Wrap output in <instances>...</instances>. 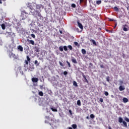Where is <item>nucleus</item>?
Returning <instances> with one entry per match:
<instances>
[{"label": "nucleus", "mask_w": 129, "mask_h": 129, "mask_svg": "<svg viewBox=\"0 0 129 129\" xmlns=\"http://www.w3.org/2000/svg\"><path fill=\"white\" fill-rule=\"evenodd\" d=\"M30 12L28 13L29 15H32L33 16H35V17H41V13L38 11H36L34 8H29Z\"/></svg>", "instance_id": "1"}, {"label": "nucleus", "mask_w": 129, "mask_h": 129, "mask_svg": "<svg viewBox=\"0 0 129 129\" xmlns=\"http://www.w3.org/2000/svg\"><path fill=\"white\" fill-rule=\"evenodd\" d=\"M118 122L121 123L122 122L124 126L125 127H127V123L125 122V121H123V119L121 117H118Z\"/></svg>", "instance_id": "2"}, {"label": "nucleus", "mask_w": 129, "mask_h": 129, "mask_svg": "<svg viewBox=\"0 0 129 129\" xmlns=\"http://www.w3.org/2000/svg\"><path fill=\"white\" fill-rule=\"evenodd\" d=\"M8 53L10 58H13L14 60H17V59H18V56L15 55V54L13 53V52L9 51Z\"/></svg>", "instance_id": "3"}, {"label": "nucleus", "mask_w": 129, "mask_h": 129, "mask_svg": "<svg viewBox=\"0 0 129 129\" xmlns=\"http://www.w3.org/2000/svg\"><path fill=\"white\" fill-rule=\"evenodd\" d=\"M25 14H26V15H28L29 13L26 12V11L23 12L21 13V18L22 20H26V19H27V16H26Z\"/></svg>", "instance_id": "4"}, {"label": "nucleus", "mask_w": 129, "mask_h": 129, "mask_svg": "<svg viewBox=\"0 0 129 129\" xmlns=\"http://www.w3.org/2000/svg\"><path fill=\"white\" fill-rule=\"evenodd\" d=\"M32 82L34 83H37L39 81V78H33L31 79Z\"/></svg>", "instance_id": "5"}, {"label": "nucleus", "mask_w": 129, "mask_h": 129, "mask_svg": "<svg viewBox=\"0 0 129 129\" xmlns=\"http://www.w3.org/2000/svg\"><path fill=\"white\" fill-rule=\"evenodd\" d=\"M72 61L73 63H74V64H77V60H76V58H74V57H72Z\"/></svg>", "instance_id": "6"}, {"label": "nucleus", "mask_w": 129, "mask_h": 129, "mask_svg": "<svg viewBox=\"0 0 129 129\" xmlns=\"http://www.w3.org/2000/svg\"><path fill=\"white\" fill-rule=\"evenodd\" d=\"M78 25V27H79L80 29H81V30L83 29V26H82V24H81V23H79V21L77 22Z\"/></svg>", "instance_id": "7"}, {"label": "nucleus", "mask_w": 129, "mask_h": 129, "mask_svg": "<svg viewBox=\"0 0 129 129\" xmlns=\"http://www.w3.org/2000/svg\"><path fill=\"white\" fill-rule=\"evenodd\" d=\"M124 89H125V88L122 86H120L119 87V90L120 91H123V90H124Z\"/></svg>", "instance_id": "8"}, {"label": "nucleus", "mask_w": 129, "mask_h": 129, "mask_svg": "<svg viewBox=\"0 0 129 129\" xmlns=\"http://www.w3.org/2000/svg\"><path fill=\"white\" fill-rule=\"evenodd\" d=\"M28 41L29 43V44H31V45H35V41H34V40H28Z\"/></svg>", "instance_id": "9"}, {"label": "nucleus", "mask_w": 129, "mask_h": 129, "mask_svg": "<svg viewBox=\"0 0 129 129\" xmlns=\"http://www.w3.org/2000/svg\"><path fill=\"white\" fill-rule=\"evenodd\" d=\"M18 50H20L21 52H23V48L21 45L18 46Z\"/></svg>", "instance_id": "10"}, {"label": "nucleus", "mask_w": 129, "mask_h": 129, "mask_svg": "<svg viewBox=\"0 0 129 129\" xmlns=\"http://www.w3.org/2000/svg\"><path fill=\"white\" fill-rule=\"evenodd\" d=\"M51 110H52V111L57 112V111H58V110H57V109H56L55 107H51Z\"/></svg>", "instance_id": "11"}, {"label": "nucleus", "mask_w": 129, "mask_h": 129, "mask_svg": "<svg viewBox=\"0 0 129 129\" xmlns=\"http://www.w3.org/2000/svg\"><path fill=\"white\" fill-rule=\"evenodd\" d=\"M34 50L36 52H37V53H39V52H40V50L39 49V47H38V46H36L34 48Z\"/></svg>", "instance_id": "12"}, {"label": "nucleus", "mask_w": 129, "mask_h": 129, "mask_svg": "<svg viewBox=\"0 0 129 129\" xmlns=\"http://www.w3.org/2000/svg\"><path fill=\"white\" fill-rule=\"evenodd\" d=\"M83 77L84 79V81L85 82H87V83H88V80H87V79H86V77L85 76V75H83Z\"/></svg>", "instance_id": "13"}, {"label": "nucleus", "mask_w": 129, "mask_h": 129, "mask_svg": "<svg viewBox=\"0 0 129 129\" xmlns=\"http://www.w3.org/2000/svg\"><path fill=\"white\" fill-rule=\"evenodd\" d=\"M123 102H124V103H126V102H127L128 101V99H127V98H123Z\"/></svg>", "instance_id": "14"}, {"label": "nucleus", "mask_w": 129, "mask_h": 129, "mask_svg": "<svg viewBox=\"0 0 129 129\" xmlns=\"http://www.w3.org/2000/svg\"><path fill=\"white\" fill-rule=\"evenodd\" d=\"M29 68H30L29 70H30V71H33V70H34V66H33V65L30 66L29 67Z\"/></svg>", "instance_id": "15"}, {"label": "nucleus", "mask_w": 129, "mask_h": 129, "mask_svg": "<svg viewBox=\"0 0 129 129\" xmlns=\"http://www.w3.org/2000/svg\"><path fill=\"white\" fill-rule=\"evenodd\" d=\"M36 7L37 10H41V7H42V6L40 5H36Z\"/></svg>", "instance_id": "16"}, {"label": "nucleus", "mask_w": 129, "mask_h": 129, "mask_svg": "<svg viewBox=\"0 0 129 129\" xmlns=\"http://www.w3.org/2000/svg\"><path fill=\"white\" fill-rule=\"evenodd\" d=\"M77 105H78L79 106H81V101H80V100H78L77 101Z\"/></svg>", "instance_id": "17"}, {"label": "nucleus", "mask_w": 129, "mask_h": 129, "mask_svg": "<svg viewBox=\"0 0 129 129\" xmlns=\"http://www.w3.org/2000/svg\"><path fill=\"white\" fill-rule=\"evenodd\" d=\"M72 126L73 127V128L74 129H76L77 128V125L76 124H73L72 125Z\"/></svg>", "instance_id": "18"}, {"label": "nucleus", "mask_w": 129, "mask_h": 129, "mask_svg": "<svg viewBox=\"0 0 129 129\" xmlns=\"http://www.w3.org/2000/svg\"><path fill=\"white\" fill-rule=\"evenodd\" d=\"M63 50L66 51H68V46H66V45H64L63 46Z\"/></svg>", "instance_id": "19"}, {"label": "nucleus", "mask_w": 129, "mask_h": 129, "mask_svg": "<svg viewBox=\"0 0 129 129\" xmlns=\"http://www.w3.org/2000/svg\"><path fill=\"white\" fill-rule=\"evenodd\" d=\"M34 64L36 66H39V65H40V63H39L37 60H35Z\"/></svg>", "instance_id": "20"}, {"label": "nucleus", "mask_w": 129, "mask_h": 129, "mask_svg": "<svg viewBox=\"0 0 129 129\" xmlns=\"http://www.w3.org/2000/svg\"><path fill=\"white\" fill-rule=\"evenodd\" d=\"M91 41L92 42V43L93 44V45H95V46H96V45H97V44L96 43V42H95V40L92 39Z\"/></svg>", "instance_id": "21"}, {"label": "nucleus", "mask_w": 129, "mask_h": 129, "mask_svg": "<svg viewBox=\"0 0 129 129\" xmlns=\"http://www.w3.org/2000/svg\"><path fill=\"white\" fill-rule=\"evenodd\" d=\"M74 45H75V46H77V47H78V48H79V47L80 46V45H79V44H78V42H76V41H75V42H74Z\"/></svg>", "instance_id": "22"}, {"label": "nucleus", "mask_w": 129, "mask_h": 129, "mask_svg": "<svg viewBox=\"0 0 129 129\" xmlns=\"http://www.w3.org/2000/svg\"><path fill=\"white\" fill-rule=\"evenodd\" d=\"M68 48L71 50V51H72V50H73V47L71 45H69L68 46Z\"/></svg>", "instance_id": "23"}, {"label": "nucleus", "mask_w": 129, "mask_h": 129, "mask_svg": "<svg viewBox=\"0 0 129 129\" xmlns=\"http://www.w3.org/2000/svg\"><path fill=\"white\" fill-rule=\"evenodd\" d=\"M82 54H83V55H85V54H86V50H85V49H82Z\"/></svg>", "instance_id": "24"}, {"label": "nucleus", "mask_w": 129, "mask_h": 129, "mask_svg": "<svg viewBox=\"0 0 129 129\" xmlns=\"http://www.w3.org/2000/svg\"><path fill=\"white\" fill-rule=\"evenodd\" d=\"M124 119L125 121H126V122H129V118H127V117H124Z\"/></svg>", "instance_id": "25"}, {"label": "nucleus", "mask_w": 129, "mask_h": 129, "mask_svg": "<svg viewBox=\"0 0 129 129\" xmlns=\"http://www.w3.org/2000/svg\"><path fill=\"white\" fill-rule=\"evenodd\" d=\"M1 27L3 30H6V25H5V24H2Z\"/></svg>", "instance_id": "26"}, {"label": "nucleus", "mask_w": 129, "mask_h": 129, "mask_svg": "<svg viewBox=\"0 0 129 129\" xmlns=\"http://www.w3.org/2000/svg\"><path fill=\"white\" fill-rule=\"evenodd\" d=\"M59 51H60L61 52H63V47L62 46H60L59 47Z\"/></svg>", "instance_id": "27"}, {"label": "nucleus", "mask_w": 129, "mask_h": 129, "mask_svg": "<svg viewBox=\"0 0 129 129\" xmlns=\"http://www.w3.org/2000/svg\"><path fill=\"white\" fill-rule=\"evenodd\" d=\"M73 85L74 86H75V87H77L78 86V85H77V82H76V81H74Z\"/></svg>", "instance_id": "28"}, {"label": "nucleus", "mask_w": 129, "mask_h": 129, "mask_svg": "<svg viewBox=\"0 0 129 129\" xmlns=\"http://www.w3.org/2000/svg\"><path fill=\"white\" fill-rule=\"evenodd\" d=\"M38 94L40 96H43L44 95V93L42 91L39 92Z\"/></svg>", "instance_id": "29"}, {"label": "nucleus", "mask_w": 129, "mask_h": 129, "mask_svg": "<svg viewBox=\"0 0 129 129\" xmlns=\"http://www.w3.org/2000/svg\"><path fill=\"white\" fill-rule=\"evenodd\" d=\"M67 63L69 68H71V64H70V62H69V61H68V60H67Z\"/></svg>", "instance_id": "30"}, {"label": "nucleus", "mask_w": 129, "mask_h": 129, "mask_svg": "<svg viewBox=\"0 0 129 129\" xmlns=\"http://www.w3.org/2000/svg\"><path fill=\"white\" fill-rule=\"evenodd\" d=\"M114 10L115 11V12H118V11H119V10L117 8V7H115L114 8Z\"/></svg>", "instance_id": "31"}, {"label": "nucleus", "mask_w": 129, "mask_h": 129, "mask_svg": "<svg viewBox=\"0 0 129 129\" xmlns=\"http://www.w3.org/2000/svg\"><path fill=\"white\" fill-rule=\"evenodd\" d=\"M110 78L109 77H106V81H107V82H109Z\"/></svg>", "instance_id": "32"}, {"label": "nucleus", "mask_w": 129, "mask_h": 129, "mask_svg": "<svg viewBox=\"0 0 129 129\" xmlns=\"http://www.w3.org/2000/svg\"><path fill=\"white\" fill-rule=\"evenodd\" d=\"M97 5H100L101 4V1H98L96 2Z\"/></svg>", "instance_id": "33"}, {"label": "nucleus", "mask_w": 129, "mask_h": 129, "mask_svg": "<svg viewBox=\"0 0 129 129\" xmlns=\"http://www.w3.org/2000/svg\"><path fill=\"white\" fill-rule=\"evenodd\" d=\"M86 0H80V4L82 3H86Z\"/></svg>", "instance_id": "34"}, {"label": "nucleus", "mask_w": 129, "mask_h": 129, "mask_svg": "<svg viewBox=\"0 0 129 129\" xmlns=\"http://www.w3.org/2000/svg\"><path fill=\"white\" fill-rule=\"evenodd\" d=\"M90 117H91V118H94V117H95L94 115L93 114H91L90 115Z\"/></svg>", "instance_id": "35"}, {"label": "nucleus", "mask_w": 129, "mask_h": 129, "mask_svg": "<svg viewBox=\"0 0 129 129\" xmlns=\"http://www.w3.org/2000/svg\"><path fill=\"white\" fill-rule=\"evenodd\" d=\"M123 31H124V32H127V28H126V27H124V28H123Z\"/></svg>", "instance_id": "36"}, {"label": "nucleus", "mask_w": 129, "mask_h": 129, "mask_svg": "<svg viewBox=\"0 0 129 129\" xmlns=\"http://www.w3.org/2000/svg\"><path fill=\"white\" fill-rule=\"evenodd\" d=\"M72 8H76V5L74 4H72Z\"/></svg>", "instance_id": "37"}, {"label": "nucleus", "mask_w": 129, "mask_h": 129, "mask_svg": "<svg viewBox=\"0 0 129 129\" xmlns=\"http://www.w3.org/2000/svg\"><path fill=\"white\" fill-rule=\"evenodd\" d=\"M30 57H29V56H27V61H30Z\"/></svg>", "instance_id": "38"}, {"label": "nucleus", "mask_w": 129, "mask_h": 129, "mask_svg": "<svg viewBox=\"0 0 129 129\" xmlns=\"http://www.w3.org/2000/svg\"><path fill=\"white\" fill-rule=\"evenodd\" d=\"M105 95H106V96H108V92L105 91L104 93Z\"/></svg>", "instance_id": "39"}, {"label": "nucleus", "mask_w": 129, "mask_h": 129, "mask_svg": "<svg viewBox=\"0 0 129 129\" xmlns=\"http://www.w3.org/2000/svg\"><path fill=\"white\" fill-rule=\"evenodd\" d=\"M7 33H8V35H9V36L12 35L14 34L13 33H12V32H7Z\"/></svg>", "instance_id": "40"}, {"label": "nucleus", "mask_w": 129, "mask_h": 129, "mask_svg": "<svg viewBox=\"0 0 129 129\" xmlns=\"http://www.w3.org/2000/svg\"><path fill=\"white\" fill-rule=\"evenodd\" d=\"M68 74V73L67 71H65L63 72V75H67Z\"/></svg>", "instance_id": "41"}, {"label": "nucleus", "mask_w": 129, "mask_h": 129, "mask_svg": "<svg viewBox=\"0 0 129 129\" xmlns=\"http://www.w3.org/2000/svg\"><path fill=\"white\" fill-rule=\"evenodd\" d=\"M25 64H26V65H28V64H29V61L26 60H25Z\"/></svg>", "instance_id": "42"}, {"label": "nucleus", "mask_w": 129, "mask_h": 129, "mask_svg": "<svg viewBox=\"0 0 129 129\" xmlns=\"http://www.w3.org/2000/svg\"><path fill=\"white\" fill-rule=\"evenodd\" d=\"M31 37H32V38H36V36H35V34H31Z\"/></svg>", "instance_id": "43"}, {"label": "nucleus", "mask_w": 129, "mask_h": 129, "mask_svg": "<svg viewBox=\"0 0 129 129\" xmlns=\"http://www.w3.org/2000/svg\"><path fill=\"white\" fill-rule=\"evenodd\" d=\"M59 65H60V66H62V67L63 66V63H62L61 61H59Z\"/></svg>", "instance_id": "44"}, {"label": "nucleus", "mask_w": 129, "mask_h": 129, "mask_svg": "<svg viewBox=\"0 0 129 129\" xmlns=\"http://www.w3.org/2000/svg\"><path fill=\"white\" fill-rule=\"evenodd\" d=\"M100 102H103V99L100 98Z\"/></svg>", "instance_id": "45"}, {"label": "nucleus", "mask_w": 129, "mask_h": 129, "mask_svg": "<svg viewBox=\"0 0 129 129\" xmlns=\"http://www.w3.org/2000/svg\"><path fill=\"white\" fill-rule=\"evenodd\" d=\"M119 82L121 84H123V81H120Z\"/></svg>", "instance_id": "46"}, {"label": "nucleus", "mask_w": 129, "mask_h": 129, "mask_svg": "<svg viewBox=\"0 0 129 129\" xmlns=\"http://www.w3.org/2000/svg\"><path fill=\"white\" fill-rule=\"evenodd\" d=\"M100 68H104V66L103 65H101Z\"/></svg>", "instance_id": "47"}, {"label": "nucleus", "mask_w": 129, "mask_h": 129, "mask_svg": "<svg viewBox=\"0 0 129 129\" xmlns=\"http://www.w3.org/2000/svg\"><path fill=\"white\" fill-rule=\"evenodd\" d=\"M109 21H110V22H112V21H114V20H113V19H109Z\"/></svg>", "instance_id": "48"}, {"label": "nucleus", "mask_w": 129, "mask_h": 129, "mask_svg": "<svg viewBox=\"0 0 129 129\" xmlns=\"http://www.w3.org/2000/svg\"><path fill=\"white\" fill-rule=\"evenodd\" d=\"M69 112L71 113V114H72V111H71V110H69Z\"/></svg>", "instance_id": "49"}, {"label": "nucleus", "mask_w": 129, "mask_h": 129, "mask_svg": "<svg viewBox=\"0 0 129 129\" xmlns=\"http://www.w3.org/2000/svg\"><path fill=\"white\" fill-rule=\"evenodd\" d=\"M59 33H60V34H63V32H62V31H61V30H59Z\"/></svg>", "instance_id": "50"}, {"label": "nucleus", "mask_w": 129, "mask_h": 129, "mask_svg": "<svg viewBox=\"0 0 129 129\" xmlns=\"http://www.w3.org/2000/svg\"><path fill=\"white\" fill-rule=\"evenodd\" d=\"M86 118H87V119H89V116H87V117H86Z\"/></svg>", "instance_id": "51"}, {"label": "nucleus", "mask_w": 129, "mask_h": 129, "mask_svg": "<svg viewBox=\"0 0 129 129\" xmlns=\"http://www.w3.org/2000/svg\"><path fill=\"white\" fill-rule=\"evenodd\" d=\"M108 128H109V129H112V128H111V127L110 126H109Z\"/></svg>", "instance_id": "52"}, {"label": "nucleus", "mask_w": 129, "mask_h": 129, "mask_svg": "<svg viewBox=\"0 0 129 129\" xmlns=\"http://www.w3.org/2000/svg\"><path fill=\"white\" fill-rule=\"evenodd\" d=\"M0 4H3V2H2V0H0Z\"/></svg>", "instance_id": "53"}, {"label": "nucleus", "mask_w": 129, "mask_h": 129, "mask_svg": "<svg viewBox=\"0 0 129 129\" xmlns=\"http://www.w3.org/2000/svg\"><path fill=\"white\" fill-rule=\"evenodd\" d=\"M69 129H73V128H72V127H69Z\"/></svg>", "instance_id": "54"}, {"label": "nucleus", "mask_w": 129, "mask_h": 129, "mask_svg": "<svg viewBox=\"0 0 129 129\" xmlns=\"http://www.w3.org/2000/svg\"><path fill=\"white\" fill-rule=\"evenodd\" d=\"M33 31L36 32V30L33 29Z\"/></svg>", "instance_id": "55"}, {"label": "nucleus", "mask_w": 129, "mask_h": 129, "mask_svg": "<svg viewBox=\"0 0 129 129\" xmlns=\"http://www.w3.org/2000/svg\"><path fill=\"white\" fill-rule=\"evenodd\" d=\"M45 123H47V120H45Z\"/></svg>", "instance_id": "56"}, {"label": "nucleus", "mask_w": 129, "mask_h": 129, "mask_svg": "<svg viewBox=\"0 0 129 129\" xmlns=\"http://www.w3.org/2000/svg\"><path fill=\"white\" fill-rule=\"evenodd\" d=\"M116 25H117V24H116L115 25L114 28H115V27H116Z\"/></svg>", "instance_id": "57"}, {"label": "nucleus", "mask_w": 129, "mask_h": 129, "mask_svg": "<svg viewBox=\"0 0 129 129\" xmlns=\"http://www.w3.org/2000/svg\"><path fill=\"white\" fill-rule=\"evenodd\" d=\"M111 97H113V95H111Z\"/></svg>", "instance_id": "58"}, {"label": "nucleus", "mask_w": 129, "mask_h": 129, "mask_svg": "<svg viewBox=\"0 0 129 129\" xmlns=\"http://www.w3.org/2000/svg\"><path fill=\"white\" fill-rule=\"evenodd\" d=\"M46 118L47 117V118H49V117H47V116H46Z\"/></svg>", "instance_id": "59"}, {"label": "nucleus", "mask_w": 129, "mask_h": 129, "mask_svg": "<svg viewBox=\"0 0 129 129\" xmlns=\"http://www.w3.org/2000/svg\"><path fill=\"white\" fill-rule=\"evenodd\" d=\"M91 64H92V63H90V65H91Z\"/></svg>", "instance_id": "60"}, {"label": "nucleus", "mask_w": 129, "mask_h": 129, "mask_svg": "<svg viewBox=\"0 0 129 129\" xmlns=\"http://www.w3.org/2000/svg\"><path fill=\"white\" fill-rule=\"evenodd\" d=\"M3 1H5V0H3Z\"/></svg>", "instance_id": "61"}]
</instances>
